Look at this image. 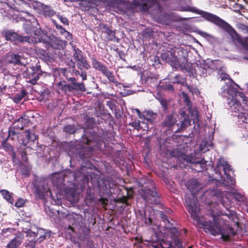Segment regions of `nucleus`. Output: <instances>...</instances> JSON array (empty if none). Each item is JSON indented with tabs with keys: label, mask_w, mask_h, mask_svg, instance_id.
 <instances>
[{
	"label": "nucleus",
	"mask_w": 248,
	"mask_h": 248,
	"mask_svg": "<svg viewBox=\"0 0 248 248\" xmlns=\"http://www.w3.org/2000/svg\"><path fill=\"white\" fill-rule=\"evenodd\" d=\"M24 134L27 139V141H34L36 139V136L34 133L31 132L29 131H26L24 133Z\"/></svg>",
	"instance_id": "bb28decb"
},
{
	"label": "nucleus",
	"mask_w": 248,
	"mask_h": 248,
	"mask_svg": "<svg viewBox=\"0 0 248 248\" xmlns=\"http://www.w3.org/2000/svg\"><path fill=\"white\" fill-rule=\"evenodd\" d=\"M200 34L203 36H206L208 35V34L207 33H206V32H201L200 33Z\"/></svg>",
	"instance_id": "de8ad7c7"
},
{
	"label": "nucleus",
	"mask_w": 248,
	"mask_h": 248,
	"mask_svg": "<svg viewBox=\"0 0 248 248\" xmlns=\"http://www.w3.org/2000/svg\"><path fill=\"white\" fill-rule=\"evenodd\" d=\"M182 79L180 77L178 76H176L175 77V79L173 80V82L174 83L176 82V83H181L182 82Z\"/></svg>",
	"instance_id": "a19ab883"
},
{
	"label": "nucleus",
	"mask_w": 248,
	"mask_h": 248,
	"mask_svg": "<svg viewBox=\"0 0 248 248\" xmlns=\"http://www.w3.org/2000/svg\"><path fill=\"white\" fill-rule=\"evenodd\" d=\"M133 111H135L137 113L140 118L141 119H143V114H142L139 109L135 108L133 109Z\"/></svg>",
	"instance_id": "58836bf2"
},
{
	"label": "nucleus",
	"mask_w": 248,
	"mask_h": 248,
	"mask_svg": "<svg viewBox=\"0 0 248 248\" xmlns=\"http://www.w3.org/2000/svg\"><path fill=\"white\" fill-rule=\"evenodd\" d=\"M81 77H82V78L83 80H85L86 79V75L85 73H82L81 75H80Z\"/></svg>",
	"instance_id": "49530a36"
},
{
	"label": "nucleus",
	"mask_w": 248,
	"mask_h": 248,
	"mask_svg": "<svg viewBox=\"0 0 248 248\" xmlns=\"http://www.w3.org/2000/svg\"><path fill=\"white\" fill-rule=\"evenodd\" d=\"M43 14L45 16H52L55 14V12L50 7L46 6L43 8Z\"/></svg>",
	"instance_id": "5701e85b"
},
{
	"label": "nucleus",
	"mask_w": 248,
	"mask_h": 248,
	"mask_svg": "<svg viewBox=\"0 0 248 248\" xmlns=\"http://www.w3.org/2000/svg\"><path fill=\"white\" fill-rule=\"evenodd\" d=\"M184 11H189L195 13L202 15V16L206 19L211 21L221 28L229 31L230 32H234L231 27L226 22L219 18L218 17L210 13L203 12L198 10L194 7L187 6L183 9Z\"/></svg>",
	"instance_id": "39448f33"
},
{
	"label": "nucleus",
	"mask_w": 248,
	"mask_h": 248,
	"mask_svg": "<svg viewBox=\"0 0 248 248\" xmlns=\"http://www.w3.org/2000/svg\"><path fill=\"white\" fill-rule=\"evenodd\" d=\"M234 198L238 201H243L244 200V197L239 193H235L234 195Z\"/></svg>",
	"instance_id": "e433bc0d"
},
{
	"label": "nucleus",
	"mask_w": 248,
	"mask_h": 248,
	"mask_svg": "<svg viewBox=\"0 0 248 248\" xmlns=\"http://www.w3.org/2000/svg\"><path fill=\"white\" fill-rule=\"evenodd\" d=\"M58 85L60 89L65 92H70L71 91L74 90L73 85H67L64 82H59Z\"/></svg>",
	"instance_id": "412c9836"
},
{
	"label": "nucleus",
	"mask_w": 248,
	"mask_h": 248,
	"mask_svg": "<svg viewBox=\"0 0 248 248\" xmlns=\"http://www.w3.org/2000/svg\"><path fill=\"white\" fill-rule=\"evenodd\" d=\"M245 51H246V53H248V46H246L245 47ZM246 59H248V57L246 58Z\"/></svg>",
	"instance_id": "3c124183"
},
{
	"label": "nucleus",
	"mask_w": 248,
	"mask_h": 248,
	"mask_svg": "<svg viewBox=\"0 0 248 248\" xmlns=\"http://www.w3.org/2000/svg\"><path fill=\"white\" fill-rule=\"evenodd\" d=\"M39 69L37 66H32L27 69L24 73L27 81L32 84H35L39 78Z\"/></svg>",
	"instance_id": "1a4fd4ad"
},
{
	"label": "nucleus",
	"mask_w": 248,
	"mask_h": 248,
	"mask_svg": "<svg viewBox=\"0 0 248 248\" xmlns=\"http://www.w3.org/2000/svg\"><path fill=\"white\" fill-rule=\"evenodd\" d=\"M26 93L24 91H22L20 93L16 94L14 97L15 102L18 103L25 96Z\"/></svg>",
	"instance_id": "cd10ccee"
},
{
	"label": "nucleus",
	"mask_w": 248,
	"mask_h": 248,
	"mask_svg": "<svg viewBox=\"0 0 248 248\" xmlns=\"http://www.w3.org/2000/svg\"><path fill=\"white\" fill-rule=\"evenodd\" d=\"M227 216L230 219L234 220L236 217V214L235 212H232L230 215H229Z\"/></svg>",
	"instance_id": "ea45409f"
},
{
	"label": "nucleus",
	"mask_w": 248,
	"mask_h": 248,
	"mask_svg": "<svg viewBox=\"0 0 248 248\" xmlns=\"http://www.w3.org/2000/svg\"><path fill=\"white\" fill-rule=\"evenodd\" d=\"M162 217L164 219V221L167 220V221H169L168 220V218H167V217L166 216H165L164 215H162Z\"/></svg>",
	"instance_id": "8fccbe9b"
},
{
	"label": "nucleus",
	"mask_w": 248,
	"mask_h": 248,
	"mask_svg": "<svg viewBox=\"0 0 248 248\" xmlns=\"http://www.w3.org/2000/svg\"><path fill=\"white\" fill-rule=\"evenodd\" d=\"M22 58L18 55L10 54L6 57V62L10 63L17 64H22L23 62H22Z\"/></svg>",
	"instance_id": "2eb2a0df"
},
{
	"label": "nucleus",
	"mask_w": 248,
	"mask_h": 248,
	"mask_svg": "<svg viewBox=\"0 0 248 248\" xmlns=\"http://www.w3.org/2000/svg\"><path fill=\"white\" fill-rule=\"evenodd\" d=\"M203 161V160H201L200 161H198L197 163H199V164H201V163H202Z\"/></svg>",
	"instance_id": "864d4df0"
},
{
	"label": "nucleus",
	"mask_w": 248,
	"mask_h": 248,
	"mask_svg": "<svg viewBox=\"0 0 248 248\" xmlns=\"http://www.w3.org/2000/svg\"><path fill=\"white\" fill-rule=\"evenodd\" d=\"M222 95L228 100V104L233 112V115L240 119L242 122L248 123V118L246 110L241 107L239 101L235 98V91L232 86L231 82L224 86L222 88Z\"/></svg>",
	"instance_id": "f03ea898"
},
{
	"label": "nucleus",
	"mask_w": 248,
	"mask_h": 248,
	"mask_svg": "<svg viewBox=\"0 0 248 248\" xmlns=\"http://www.w3.org/2000/svg\"><path fill=\"white\" fill-rule=\"evenodd\" d=\"M24 121L23 117L19 118L13 124V128H16L17 130H21L24 127V124L22 122Z\"/></svg>",
	"instance_id": "b1692460"
},
{
	"label": "nucleus",
	"mask_w": 248,
	"mask_h": 248,
	"mask_svg": "<svg viewBox=\"0 0 248 248\" xmlns=\"http://www.w3.org/2000/svg\"><path fill=\"white\" fill-rule=\"evenodd\" d=\"M228 77H229V76L228 75H226V74L220 76L221 80H222L225 79H228Z\"/></svg>",
	"instance_id": "a18cd8bd"
},
{
	"label": "nucleus",
	"mask_w": 248,
	"mask_h": 248,
	"mask_svg": "<svg viewBox=\"0 0 248 248\" xmlns=\"http://www.w3.org/2000/svg\"><path fill=\"white\" fill-rule=\"evenodd\" d=\"M76 62L78 68L82 69L83 68H85L88 69L90 67L86 60L83 56L80 57L79 59L76 61Z\"/></svg>",
	"instance_id": "a211bd4d"
},
{
	"label": "nucleus",
	"mask_w": 248,
	"mask_h": 248,
	"mask_svg": "<svg viewBox=\"0 0 248 248\" xmlns=\"http://www.w3.org/2000/svg\"><path fill=\"white\" fill-rule=\"evenodd\" d=\"M64 130L66 132L69 133L70 134H72L75 131V128L73 125H68L65 126L64 128Z\"/></svg>",
	"instance_id": "c756f323"
},
{
	"label": "nucleus",
	"mask_w": 248,
	"mask_h": 248,
	"mask_svg": "<svg viewBox=\"0 0 248 248\" xmlns=\"http://www.w3.org/2000/svg\"><path fill=\"white\" fill-rule=\"evenodd\" d=\"M24 238L21 233H17L7 245L5 248H18L22 243Z\"/></svg>",
	"instance_id": "9d476101"
},
{
	"label": "nucleus",
	"mask_w": 248,
	"mask_h": 248,
	"mask_svg": "<svg viewBox=\"0 0 248 248\" xmlns=\"http://www.w3.org/2000/svg\"><path fill=\"white\" fill-rule=\"evenodd\" d=\"M60 32L62 34L64 35V36L67 39H70L71 38V35L70 34L69 32L66 31L62 27H60Z\"/></svg>",
	"instance_id": "2f4dec72"
},
{
	"label": "nucleus",
	"mask_w": 248,
	"mask_h": 248,
	"mask_svg": "<svg viewBox=\"0 0 248 248\" xmlns=\"http://www.w3.org/2000/svg\"><path fill=\"white\" fill-rule=\"evenodd\" d=\"M93 66L94 68L100 71L101 72L105 69L106 67L98 62L96 60L93 59L92 61Z\"/></svg>",
	"instance_id": "4be33fe9"
},
{
	"label": "nucleus",
	"mask_w": 248,
	"mask_h": 248,
	"mask_svg": "<svg viewBox=\"0 0 248 248\" xmlns=\"http://www.w3.org/2000/svg\"><path fill=\"white\" fill-rule=\"evenodd\" d=\"M18 130L16 128H13V125L9 130V137H16L18 133Z\"/></svg>",
	"instance_id": "7c9ffc66"
},
{
	"label": "nucleus",
	"mask_w": 248,
	"mask_h": 248,
	"mask_svg": "<svg viewBox=\"0 0 248 248\" xmlns=\"http://www.w3.org/2000/svg\"><path fill=\"white\" fill-rule=\"evenodd\" d=\"M82 55L81 54V52L78 50V49H75V52L74 53V57L75 59V61H77L78 59L80 58V57H81Z\"/></svg>",
	"instance_id": "473e14b6"
},
{
	"label": "nucleus",
	"mask_w": 248,
	"mask_h": 248,
	"mask_svg": "<svg viewBox=\"0 0 248 248\" xmlns=\"http://www.w3.org/2000/svg\"><path fill=\"white\" fill-rule=\"evenodd\" d=\"M199 188L196 180H191L188 182L187 189L191 192V196L192 197L191 199L188 197L187 195L186 197V201L188 206L189 213L194 219L202 225L205 232H208L213 235L220 234L222 238L225 240H227L229 238V236L224 234L221 227L218 224V220H220V218L217 219L214 217H213L214 221L213 223L211 222L203 221L200 219L199 215L200 209L196 201L194 198V194L196 193Z\"/></svg>",
	"instance_id": "f257e3e1"
},
{
	"label": "nucleus",
	"mask_w": 248,
	"mask_h": 248,
	"mask_svg": "<svg viewBox=\"0 0 248 248\" xmlns=\"http://www.w3.org/2000/svg\"><path fill=\"white\" fill-rule=\"evenodd\" d=\"M52 181L57 186H60L63 182V177L61 174L55 173L52 176Z\"/></svg>",
	"instance_id": "f3484780"
},
{
	"label": "nucleus",
	"mask_w": 248,
	"mask_h": 248,
	"mask_svg": "<svg viewBox=\"0 0 248 248\" xmlns=\"http://www.w3.org/2000/svg\"><path fill=\"white\" fill-rule=\"evenodd\" d=\"M42 53H43V54H44L45 53V51L44 50H42Z\"/></svg>",
	"instance_id": "5fc2aeb1"
},
{
	"label": "nucleus",
	"mask_w": 248,
	"mask_h": 248,
	"mask_svg": "<svg viewBox=\"0 0 248 248\" xmlns=\"http://www.w3.org/2000/svg\"><path fill=\"white\" fill-rule=\"evenodd\" d=\"M0 193L2 195L4 199H5L9 203L13 204L14 203V199L11 194L6 190H1Z\"/></svg>",
	"instance_id": "6ab92c4d"
},
{
	"label": "nucleus",
	"mask_w": 248,
	"mask_h": 248,
	"mask_svg": "<svg viewBox=\"0 0 248 248\" xmlns=\"http://www.w3.org/2000/svg\"><path fill=\"white\" fill-rule=\"evenodd\" d=\"M182 247V243L178 239L175 240V246L172 248H181Z\"/></svg>",
	"instance_id": "4c0bfd02"
},
{
	"label": "nucleus",
	"mask_w": 248,
	"mask_h": 248,
	"mask_svg": "<svg viewBox=\"0 0 248 248\" xmlns=\"http://www.w3.org/2000/svg\"><path fill=\"white\" fill-rule=\"evenodd\" d=\"M58 18L61 20V21L64 25H68L69 24V22L68 19L62 17V16L58 15Z\"/></svg>",
	"instance_id": "c9c22d12"
},
{
	"label": "nucleus",
	"mask_w": 248,
	"mask_h": 248,
	"mask_svg": "<svg viewBox=\"0 0 248 248\" xmlns=\"http://www.w3.org/2000/svg\"><path fill=\"white\" fill-rule=\"evenodd\" d=\"M25 204V201L23 199H19L16 203L15 206L17 207H21Z\"/></svg>",
	"instance_id": "72a5a7b5"
},
{
	"label": "nucleus",
	"mask_w": 248,
	"mask_h": 248,
	"mask_svg": "<svg viewBox=\"0 0 248 248\" xmlns=\"http://www.w3.org/2000/svg\"><path fill=\"white\" fill-rule=\"evenodd\" d=\"M73 86L74 90H80V91L82 92H84L86 90L84 83L83 82H74L73 84Z\"/></svg>",
	"instance_id": "a878e982"
},
{
	"label": "nucleus",
	"mask_w": 248,
	"mask_h": 248,
	"mask_svg": "<svg viewBox=\"0 0 248 248\" xmlns=\"http://www.w3.org/2000/svg\"><path fill=\"white\" fill-rule=\"evenodd\" d=\"M154 116L155 114L153 112L145 111L143 114L144 121H140L138 123H135L134 126L138 129H142L144 131H147L149 128L147 123H152Z\"/></svg>",
	"instance_id": "6e6552de"
},
{
	"label": "nucleus",
	"mask_w": 248,
	"mask_h": 248,
	"mask_svg": "<svg viewBox=\"0 0 248 248\" xmlns=\"http://www.w3.org/2000/svg\"><path fill=\"white\" fill-rule=\"evenodd\" d=\"M182 94H183V97L185 99V101L186 103V104L188 106L189 113L191 114V119L193 120V123H195L198 122V114L197 111L192 110L191 108L190 102L188 99L187 95L184 93H183Z\"/></svg>",
	"instance_id": "ddd939ff"
},
{
	"label": "nucleus",
	"mask_w": 248,
	"mask_h": 248,
	"mask_svg": "<svg viewBox=\"0 0 248 248\" xmlns=\"http://www.w3.org/2000/svg\"><path fill=\"white\" fill-rule=\"evenodd\" d=\"M223 168L224 174L226 176V180H225V183L228 185H232L234 181L231 176V173H232V168L231 166L228 162L223 158H219L218 161L217 168Z\"/></svg>",
	"instance_id": "0eeeda50"
},
{
	"label": "nucleus",
	"mask_w": 248,
	"mask_h": 248,
	"mask_svg": "<svg viewBox=\"0 0 248 248\" xmlns=\"http://www.w3.org/2000/svg\"><path fill=\"white\" fill-rule=\"evenodd\" d=\"M86 169L85 167H82L79 171H78V173L75 174L74 176L75 179H77L79 177H81V179L84 178L85 177L87 176V174L85 172H83Z\"/></svg>",
	"instance_id": "393cba45"
},
{
	"label": "nucleus",
	"mask_w": 248,
	"mask_h": 248,
	"mask_svg": "<svg viewBox=\"0 0 248 248\" xmlns=\"http://www.w3.org/2000/svg\"><path fill=\"white\" fill-rule=\"evenodd\" d=\"M24 121L22 122L24 124V127L28 125L29 124V121L27 118H26V116H25L23 117Z\"/></svg>",
	"instance_id": "79ce46f5"
},
{
	"label": "nucleus",
	"mask_w": 248,
	"mask_h": 248,
	"mask_svg": "<svg viewBox=\"0 0 248 248\" xmlns=\"http://www.w3.org/2000/svg\"><path fill=\"white\" fill-rule=\"evenodd\" d=\"M87 142L88 144H89L88 140H87Z\"/></svg>",
	"instance_id": "6e6d98bb"
},
{
	"label": "nucleus",
	"mask_w": 248,
	"mask_h": 248,
	"mask_svg": "<svg viewBox=\"0 0 248 248\" xmlns=\"http://www.w3.org/2000/svg\"><path fill=\"white\" fill-rule=\"evenodd\" d=\"M154 248H172L171 244L169 242L163 241L161 242L159 248L157 246H154Z\"/></svg>",
	"instance_id": "c85d7f7f"
},
{
	"label": "nucleus",
	"mask_w": 248,
	"mask_h": 248,
	"mask_svg": "<svg viewBox=\"0 0 248 248\" xmlns=\"http://www.w3.org/2000/svg\"><path fill=\"white\" fill-rule=\"evenodd\" d=\"M33 36L22 37L19 36L16 33L9 31L6 32L5 37L6 40L11 41H19L21 42H27L31 43H42L43 46L48 48L52 45V38L46 34L42 30L36 29L33 30Z\"/></svg>",
	"instance_id": "7ed1b4c3"
},
{
	"label": "nucleus",
	"mask_w": 248,
	"mask_h": 248,
	"mask_svg": "<svg viewBox=\"0 0 248 248\" xmlns=\"http://www.w3.org/2000/svg\"><path fill=\"white\" fill-rule=\"evenodd\" d=\"M28 235H30L31 236H37V235H39V237L38 239L39 242L40 243L44 239L46 238V237L47 236H49V234L47 233L46 230L42 229H38L37 230V232L31 231L30 232L29 231L27 232Z\"/></svg>",
	"instance_id": "4468645a"
},
{
	"label": "nucleus",
	"mask_w": 248,
	"mask_h": 248,
	"mask_svg": "<svg viewBox=\"0 0 248 248\" xmlns=\"http://www.w3.org/2000/svg\"><path fill=\"white\" fill-rule=\"evenodd\" d=\"M161 57L172 67L176 69H182L187 65L186 53L181 48H176L172 49L170 54L162 53Z\"/></svg>",
	"instance_id": "20e7f679"
},
{
	"label": "nucleus",
	"mask_w": 248,
	"mask_h": 248,
	"mask_svg": "<svg viewBox=\"0 0 248 248\" xmlns=\"http://www.w3.org/2000/svg\"><path fill=\"white\" fill-rule=\"evenodd\" d=\"M60 27H62L61 25H56V28L60 30Z\"/></svg>",
	"instance_id": "603ef678"
},
{
	"label": "nucleus",
	"mask_w": 248,
	"mask_h": 248,
	"mask_svg": "<svg viewBox=\"0 0 248 248\" xmlns=\"http://www.w3.org/2000/svg\"><path fill=\"white\" fill-rule=\"evenodd\" d=\"M143 198L148 202L152 204H157L159 203L158 197L155 191L148 190L143 195Z\"/></svg>",
	"instance_id": "9b49d317"
},
{
	"label": "nucleus",
	"mask_w": 248,
	"mask_h": 248,
	"mask_svg": "<svg viewBox=\"0 0 248 248\" xmlns=\"http://www.w3.org/2000/svg\"><path fill=\"white\" fill-rule=\"evenodd\" d=\"M165 89L171 91V90H173V86L172 85L169 84L166 85Z\"/></svg>",
	"instance_id": "c03bdc74"
},
{
	"label": "nucleus",
	"mask_w": 248,
	"mask_h": 248,
	"mask_svg": "<svg viewBox=\"0 0 248 248\" xmlns=\"http://www.w3.org/2000/svg\"><path fill=\"white\" fill-rule=\"evenodd\" d=\"M102 73L105 75L108 79L111 82L115 83L117 82L115 80V77L113 76L112 72L109 71L108 69L106 67L105 69L102 72Z\"/></svg>",
	"instance_id": "aec40b11"
},
{
	"label": "nucleus",
	"mask_w": 248,
	"mask_h": 248,
	"mask_svg": "<svg viewBox=\"0 0 248 248\" xmlns=\"http://www.w3.org/2000/svg\"><path fill=\"white\" fill-rule=\"evenodd\" d=\"M182 94H183V97L185 99V101L186 103V104L188 106L189 113L191 114V119L193 120V123H195L198 122V114L197 111L192 110L191 108L190 102L188 99L187 95L184 93H183Z\"/></svg>",
	"instance_id": "f8f14e48"
},
{
	"label": "nucleus",
	"mask_w": 248,
	"mask_h": 248,
	"mask_svg": "<svg viewBox=\"0 0 248 248\" xmlns=\"http://www.w3.org/2000/svg\"><path fill=\"white\" fill-rule=\"evenodd\" d=\"M104 31L110 37V38H111V39L112 37H113L114 36V32L112 31H111V30H110L109 29H108L107 27H105L104 28Z\"/></svg>",
	"instance_id": "f704fd0d"
},
{
	"label": "nucleus",
	"mask_w": 248,
	"mask_h": 248,
	"mask_svg": "<svg viewBox=\"0 0 248 248\" xmlns=\"http://www.w3.org/2000/svg\"><path fill=\"white\" fill-rule=\"evenodd\" d=\"M36 192L40 198H43L45 196L48 195V193L49 192V188L43 183L42 186H36Z\"/></svg>",
	"instance_id": "dca6fc26"
},
{
	"label": "nucleus",
	"mask_w": 248,
	"mask_h": 248,
	"mask_svg": "<svg viewBox=\"0 0 248 248\" xmlns=\"http://www.w3.org/2000/svg\"><path fill=\"white\" fill-rule=\"evenodd\" d=\"M188 248H191V247H188Z\"/></svg>",
	"instance_id": "4d7b16f0"
},
{
	"label": "nucleus",
	"mask_w": 248,
	"mask_h": 248,
	"mask_svg": "<svg viewBox=\"0 0 248 248\" xmlns=\"http://www.w3.org/2000/svg\"><path fill=\"white\" fill-rule=\"evenodd\" d=\"M69 81H71L72 82V84H73L74 82H75V79L74 78H69Z\"/></svg>",
	"instance_id": "09e8293b"
},
{
	"label": "nucleus",
	"mask_w": 248,
	"mask_h": 248,
	"mask_svg": "<svg viewBox=\"0 0 248 248\" xmlns=\"http://www.w3.org/2000/svg\"><path fill=\"white\" fill-rule=\"evenodd\" d=\"M27 246L29 248H33L35 247V243L34 242H30L27 244Z\"/></svg>",
	"instance_id": "37998d69"
},
{
	"label": "nucleus",
	"mask_w": 248,
	"mask_h": 248,
	"mask_svg": "<svg viewBox=\"0 0 248 248\" xmlns=\"http://www.w3.org/2000/svg\"><path fill=\"white\" fill-rule=\"evenodd\" d=\"M165 124L167 126L176 124L182 128L190 125V120L185 112H182L180 113V116L177 114L168 115L166 119Z\"/></svg>",
	"instance_id": "423d86ee"
}]
</instances>
